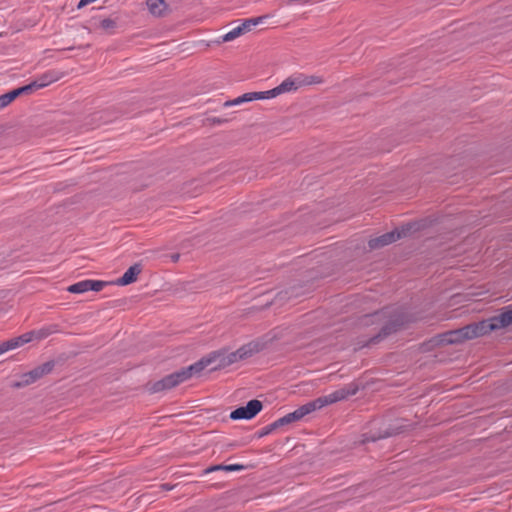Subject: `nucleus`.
Returning a JSON list of instances; mask_svg holds the SVG:
<instances>
[{
	"label": "nucleus",
	"instance_id": "f257e3e1",
	"mask_svg": "<svg viewBox=\"0 0 512 512\" xmlns=\"http://www.w3.org/2000/svg\"><path fill=\"white\" fill-rule=\"evenodd\" d=\"M359 390V387L355 383H350L345 385L344 387L322 397H319L311 402H308L301 407L297 408L295 411L286 414L285 416L279 418L270 424V430H275L281 426L291 424L293 422L300 421L306 415L311 412L321 409L324 406L339 402L341 400L347 399L349 396L355 395Z\"/></svg>",
	"mask_w": 512,
	"mask_h": 512
},
{
	"label": "nucleus",
	"instance_id": "f03ea898",
	"mask_svg": "<svg viewBox=\"0 0 512 512\" xmlns=\"http://www.w3.org/2000/svg\"><path fill=\"white\" fill-rule=\"evenodd\" d=\"M251 352L252 351L247 347H241L233 352H227L225 350L213 351L197 361L196 365L199 367V372L210 365H214L211 368L212 370H217L247 358L251 355Z\"/></svg>",
	"mask_w": 512,
	"mask_h": 512
},
{
	"label": "nucleus",
	"instance_id": "7ed1b4c3",
	"mask_svg": "<svg viewBox=\"0 0 512 512\" xmlns=\"http://www.w3.org/2000/svg\"><path fill=\"white\" fill-rule=\"evenodd\" d=\"M199 373V367H197L196 363H194L189 367L183 368L177 372L165 376L161 380L150 384L148 390L150 393L163 392L176 387L180 383L188 380L192 375Z\"/></svg>",
	"mask_w": 512,
	"mask_h": 512
},
{
	"label": "nucleus",
	"instance_id": "20e7f679",
	"mask_svg": "<svg viewBox=\"0 0 512 512\" xmlns=\"http://www.w3.org/2000/svg\"><path fill=\"white\" fill-rule=\"evenodd\" d=\"M53 367H54L53 362L43 363L42 365L32 369L31 371L22 374L20 377V380L13 382L11 384V386L13 388H21V387L28 386V385L36 382L43 376L49 374L52 371Z\"/></svg>",
	"mask_w": 512,
	"mask_h": 512
},
{
	"label": "nucleus",
	"instance_id": "39448f33",
	"mask_svg": "<svg viewBox=\"0 0 512 512\" xmlns=\"http://www.w3.org/2000/svg\"><path fill=\"white\" fill-rule=\"evenodd\" d=\"M313 81H307L305 78H302V76L298 77H289L285 79L280 85L277 87L267 90V94L269 99L275 98L281 94L289 93L296 91L299 87L303 85H309L312 84Z\"/></svg>",
	"mask_w": 512,
	"mask_h": 512
},
{
	"label": "nucleus",
	"instance_id": "423d86ee",
	"mask_svg": "<svg viewBox=\"0 0 512 512\" xmlns=\"http://www.w3.org/2000/svg\"><path fill=\"white\" fill-rule=\"evenodd\" d=\"M410 229H411L410 227H403L401 229H395L394 231H391V232L385 233L379 237L370 239L368 242L369 248L374 250V249H379L386 245H389V244L397 241L401 237L406 236L407 233L410 231Z\"/></svg>",
	"mask_w": 512,
	"mask_h": 512
},
{
	"label": "nucleus",
	"instance_id": "0eeeda50",
	"mask_svg": "<svg viewBox=\"0 0 512 512\" xmlns=\"http://www.w3.org/2000/svg\"><path fill=\"white\" fill-rule=\"evenodd\" d=\"M262 402L253 399L250 400L246 406H241L231 412L230 418L233 420L251 419L262 410Z\"/></svg>",
	"mask_w": 512,
	"mask_h": 512
},
{
	"label": "nucleus",
	"instance_id": "6e6552de",
	"mask_svg": "<svg viewBox=\"0 0 512 512\" xmlns=\"http://www.w3.org/2000/svg\"><path fill=\"white\" fill-rule=\"evenodd\" d=\"M265 16L255 17V18H249L244 20L240 25L230 30L228 33H226L223 36L224 42H229L237 37L249 32L252 30V28L258 24H261L264 20Z\"/></svg>",
	"mask_w": 512,
	"mask_h": 512
},
{
	"label": "nucleus",
	"instance_id": "1a4fd4ad",
	"mask_svg": "<svg viewBox=\"0 0 512 512\" xmlns=\"http://www.w3.org/2000/svg\"><path fill=\"white\" fill-rule=\"evenodd\" d=\"M461 331H462V334L466 341V340H471V339L483 336V335L491 332V329L489 326V321L482 320L480 322L472 323V324L462 327Z\"/></svg>",
	"mask_w": 512,
	"mask_h": 512
},
{
	"label": "nucleus",
	"instance_id": "9d476101",
	"mask_svg": "<svg viewBox=\"0 0 512 512\" xmlns=\"http://www.w3.org/2000/svg\"><path fill=\"white\" fill-rule=\"evenodd\" d=\"M107 283L99 280H83L70 285L67 291L74 294H82L87 291H101Z\"/></svg>",
	"mask_w": 512,
	"mask_h": 512
},
{
	"label": "nucleus",
	"instance_id": "9b49d317",
	"mask_svg": "<svg viewBox=\"0 0 512 512\" xmlns=\"http://www.w3.org/2000/svg\"><path fill=\"white\" fill-rule=\"evenodd\" d=\"M263 99H269L267 91H261V92H248L245 93L233 100L226 101L224 103L225 107H230L233 105H239L245 102H250L254 100H263Z\"/></svg>",
	"mask_w": 512,
	"mask_h": 512
},
{
	"label": "nucleus",
	"instance_id": "f8f14e48",
	"mask_svg": "<svg viewBox=\"0 0 512 512\" xmlns=\"http://www.w3.org/2000/svg\"><path fill=\"white\" fill-rule=\"evenodd\" d=\"M62 77H63V73L62 72L49 71V72L43 74L36 81L30 83L29 86H32V93H33L35 90L40 89V88H44L47 85H49V84H51V83H53L55 81H58Z\"/></svg>",
	"mask_w": 512,
	"mask_h": 512
},
{
	"label": "nucleus",
	"instance_id": "ddd939ff",
	"mask_svg": "<svg viewBox=\"0 0 512 512\" xmlns=\"http://www.w3.org/2000/svg\"><path fill=\"white\" fill-rule=\"evenodd\" d=\"M436 341L438 344L441 345H450V344H457L462 343L465 341L464 336L462 334L461 328L456 330H451L448 332H445L443 334H440Z\"/></svg>",
	"mask_w": 512,
	"mask_h": 512
},
{
	"label": "nucleus",
	"instance_id": "4468645a",
	"mask_svg": "<svg viewBox=\"0 0 512 512\" xmlns=\"http://www.w3.org/2000/svg\"><path fill=\"white\" fill-rule=\"evenodd\" d=\"M487 320L489 321L491 331L507 327L512 324V309L504 311L500 315Z\"/></svg>",
	"mask_w": 512,
	"mask_h": 512
},
{
	"label": "nucleus",
	"instance_id": "2eb2a0df",
	"mask_svg": "<svg viewBox=\"0 0 512 512\" xmlns=\"http://www.w3.org/2000/svg\"><path fill=\"white\" fill-rule=\"evenodd\" d=\"M33 335L34 332H28L21 336L2 342V354L9 350L16 349L26 343H29L30 341H32Z\"/></svg>",
	"mask_w": 512,
	"mask_h": 512
},
{
	"label": "nucleus",
	"instance_id": "dca6fc26",
	"mask_svg": "<svg viewBox=\"0 0 512 512\" xmlns=\"http://www.w3.org/2000/svg\"><path fill=\"white\" fill-rule=\"evenodd\" d=\"M32 93V86L25 85L19 88H16L10 92L2 94V107L9 105L13 102L17 97L21 95H29Z\"/></svg>",
	"mask_w": 512,
	"mask_h": 512
},
{
	"label": "nucleus",
	"instance_id": "f3484780",
	"mask_svg": "<svg viewBox=\"0 0 512 512\" xmlns=\"http://www.w3.org/2000/svg\"><path fill=\"white\" fill-rule=\"evenodd\" d=\"M141 272V267L138 264H135L128 268V270L123 274L122 277L117 279L116 284L120 286H125L131 284L137 280V276Z\"/></svg>",
	"mask_w": 512,
	"mask_h": 512
},
{
	"label": "nucleus",
	"instance_id": "a211bd4d",
	"mask_svg": "<svg viewBox=\"0 0 512 512\" xmlns=\"http://www.w3.org/2000/svg\"><path fill=\"white\" fill-rule=\"evenodd\" d=\"M147 6L150 13L157 17L163 16L167 10V4L164 0H147Z\"/></svg>",
	"mask_w": 512,
	"mask_h": 512
},
{
	"label": "nucleus",
	"instance_id": "6ab92c4d",
	"mask_svg": "<svg viewBox=\"0 0 512 512\" xmlns=\"http://www.w3.org/2000/svg\"><path fill=\"white\" fill-rule=\"evenodd\" d=\"M396 330V325L395 323H387L385 324L381 331L379 332V334L377 336H375L374 338L371 339V342L373 343H376L378 342L380 339H382L383 337H386L387 335H389L392 331H395Z\"/></svg>",
	"mask_w": 512,
	"mask_h": 512
},
{
	"label": "nucleus",
	"instance_id": "aec40b11",
	"mask_svg": "<svg viewBox=\"0 0 512 512\" xmlns=\"http://www.w3.org/2000/svg\"><path fill=\"white\" fill-rule=\"evenodd\" d=\"M100 26L104 30H111L115 28L116 22L110 18H106L101 21Z\"/></svg>",
	"mask_w": 512,
	"mask_h": 512
},
{
	"label": "nucleus",
	"instance_id": "412c9836",
	"mask_svg": "<svg viewBox=\"0 0 512 512\" xmlns=\"http://www.w3.org/2000/svg\"><path fill=\"white\" fill-rule=\"evenodd\" d=\"M33 332H34L33 338L43 339V338H46L47 336H49L52 333V330H50L48 328H43V329H40L38 331H33Z\"/></svg>",
	"mask_w": 512,
	"mask_h": 512
},
{
	"label": "nucleus",
	"instance_id": "4be33fe9",
	"mask_svg": "<svg viewBox=\"0 0 512 512\" xmlns=\"http://www.w3.org/2000/svg\"><path fill=\"white\" fill-rule=\"evenodd\" d=\"M242 469H244V466L240 464L225 465L224 467V471H240Z\"/></svg>",
	"mask_w": 512,
	"mask_h": 512
},
{
	"label": "nucleus",
	"instance_id": "5701e85b",
	"mask_svg": "<svg viewBox=\"0 0 512 512\" xmlns=\"http://www.w3.org/2000/svg\"><path fill=\"white\" fill-rule=\"evenodd\" d=\"M224 467L225 465H215V466H211L209 468H207L205 470L206 473H211L213 471H218V470H224Z\"/></svg>",
	"mask_w": 512,
	"mask_h": 512
},
{
	"label": "nucleus",
	"instance_id": "b1692460",
	"mask_svg": "<svg viewBox=\"0 0 512 512\" xmlns=\"http://www.w3.org/2000/svg\"><path fill=\"white\" fill-rule=\"evenodd\" d=\"M224 467L225 465H215V466H211L209 468H207L205 470L206 473H211L213 471H218V470H224Z\"/></svg>",
	"mask_w": 512,
	"mask_h": 512
},
{
	"label": "nucleus",
	"instance_id": "393cba45",
	"mask_svg": "<svg viewBox=\"0 0 512 512\" xmlns=\"http://www.w3.org/2000/svg\"><path fill=\"white\" fill-rule=\"evenodd\" d=\"M302 78H305L307 81H313V83H321V79L319 77H315V76H311V77H305V76H302Z\"/></svg>",
	"mask_w": 512,
	"mask_h": 512
},
{
	"label": "nucleus",
	"instance_id": "a878e982",
	"mask_svg": "<svg viewBox=\"0 0 512 512\" xmlns=\"http://www.w3.org/2000/svg\"><path fill=\"white\" fill-rule=\"evenodd\" d=\"M95 0H80L77 7L80 9L86 5H88L89 3H92L94 2Z\"/></svg>",
	"mask_w": 512,
	"mask_h": 512
},
{
	"label": "nucleus",
	"instance_id": "bb28decb",
	"mask_svg": "<svg viewBox=\"0 0 512 512\" xmlns=\"http://www.w3.org/2000/svg\"><path fill=\"white\" fill-rule=\"evenodd\" d=\"M383 313L382 312H376L373 315L367 316V318H371L374 320H380L382 318Z\"/></svg>",
	"mask_w": 512,
	"mask_h": 512
},
{
	"label": "nucleus",
	"instance_id": "cd10ccee",
	"mask_svg": "<svg viewBox=\"0 0 512 512\" xmlns=\"http://www.w3.org/2000/svg\"><path fill=\"white\" fill-rule=\"evenodd\" d=\"M170 258H171L172 262L176 263L179 260L180 255L178 253H175V254H172L170 256Z\"/></svg>",
	"mask_w": 512,
	"mask_h": 512
},
{
	"label": "nucleus",
	"instance_id": "c85d7f7f",
	"mask_svg": "<svg viewBox=\"0 0 512 512\" xmlns=\"http://www.w3.org/2000/svg\"><path fill=\"white\" fill-rule=\"evenodd\" d=\"M272 430H270V425L265 427L264 428V431L261 433V435H267L268 433H270Z\"/></svg>",
	"mask_w": 512,
	"mask_h": 512
}]
</instances>
